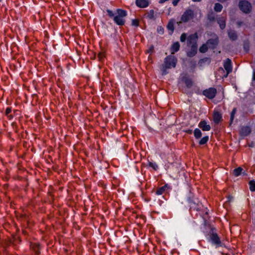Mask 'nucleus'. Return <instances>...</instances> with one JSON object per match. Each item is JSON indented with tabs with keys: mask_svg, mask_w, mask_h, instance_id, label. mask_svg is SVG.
I'll return each instance as SVG.
<instances>
[{
	"mask_svg": "<svg viewBox=\"0 0 255 255\" xmlns=\"http://www.w3.org/2000/svg\"><path fill=\"white\" fill-rule=\"evenodd\" d=\"M107 12L110 18H113L114 21L117 25L123 26L125 24V17L127 15L126 10L118 8L116 10L117 15L115 16L114 12L110 9H107Z\"/></svg>",
	"mask_w": 255,
	"mask_h": 255,
	"instance_id": "f257e3e1",
	"label": "nucleus"
},
{
	"mask_svg": "<svg viewBox=\"0 0 255 255\" xmlns=\"http://www.w3.org/2000/svg\"><path fill=\"white\" fill-rule=\"evenodd\" d=\"M177 62V59L174 56L170 55L164 58V63L160 66L162 75H166L168 73V69L175 68Z\"/></svg>",
	"mask_w": 255,
	"mask_h": 255,
	"instance_id": "f03ea898",
	"label": "nucleus"
},
{
	"mask_svg": "<svg viewBox=\"0 0 255 255\" xmlns=\"http://www.w3.org/2000/svg\"><path fill=\"white\" fill-rule=\"evenodd\" d=\"M195 16V13L193 10L188 8L183 13L181 17V21L178 22L179 24L182 22H187L189 20L192 19Z\"/></svg>",
	"mask_w": 255,
	"mask_h": 255,
	"instance_id": "7ed1b4c3",
	"label": "nucleus"
},
{
	"mask_svg": "<svg viewBox=\"0 0 255 255\" xmlns=\"http://www.w3.org/2000/svg\"><path fill=\"white\" fill-rule=\"evenodd\" d=\"M239 6L240 9L245 13H249L251 11V4L247 0H241L240 1Z\"/></svg>",
	"mask_w": 255,
	"mask_h": 255,
	"instance_id": "20e7f679",
	"label": "nucleus"
},
{
	"mask_svg": "<svg viewBox=\"0 0 255 255\" xmlns=\"http://www.w3.org/2000/svg\"><path fill=\"white\" fill-rule=\"evenodd\" d=\"M217 93L216 89L211 87L203 90L202 94L209 99H213L215 97Z\"/></svg>",
	"mask_w": 255,
	"mask_h": 255,
	"instance_id": "39448f33",
	"label": "nucleus"
},
{
	"mask_svg": "<svg viewBox=\"0 0 255 255\" xmlns=\"http://www.w3.org/2000/svg\"><path fill=\"white\" fill-rule=\"evenodd\" d=\"M210 239L212 244L215 245L216 248L222 246L220 238L217 233H212L210 236Z\"/></svg>",
	"mask_w": 255,
	"mask_h": 255,
	"instance_id": "423d86ee",
	"label": "nucleus"
},
{
	"mask_svg": "<svg viewBox=\"0 0 255 255\" xmlns=\"http://www.w3.org/2000/svg\"><path fill=\"white\" fill-rule=\"evenodd\" d=\"M218 38H211L207 40L206 42L209 48L214 49L218 44Z\"/></svg>",
	"mask_w": 255,
	"mask_h": 255,
	"instance_id": "0eeeda50",
	"label": "nucleus"
},
{
	"mask_svg": "<svg viewBox=\"0 0 255 255\" xmlns=\"http://www.w3.org/2000/svg\"><path fill=\"white\" fill-rule=\"evenodd\" d=\"M198 38V36L197 33H194L193 34H191L187 38V44L188 45H194V44H197V40Z\"/></svg>",
	"mask_w": 255,
	"mask_h": 255,
	"instance_id": "6e6552de",
	"label": "nucleus"
},
{
	"mask_svg": "<svg viewBox=\"0 0 255 255\" xmlns=\"http://www.w3.org/2000/svg\"><path fill=\"white\" fill-rule=\"evenodd\" d=\"M182 81L185 83L187 88H191L193 85L192 80L189 78L187 74H185L181 78Z\"/></svg>",
	"mask_w": 255,
	"mask_h": 255,
	"instance_id": "1a4fd4ad",
	"label": "nucleus"
},
{
	"mask_svg": "<svg viewBox=\"0 0 255 255\" xmlns=\"http://www.w3.org/2000/svg\"><path fill=\"white\" fill-rule=\"evenodd\" d=\"M224 67L227 72V75L232 71V61L229 58H227L224 63Z\"/></svg>",
	"mask_w": 255,
	"mask_h": 255,
	"instance_id": "9d476101",
	"label": "nucleus"
},
{
	"mask_svg": "<svg viewBox=\"0 0 255 255\" xmlns=\"http://www.w3.org/2000/svg\"><path fill=\"white\" fill-rule=\"evenodd\" d=\"M31 250L35 253V255L40 254V245L38 243H31L30 245Z\"/></svg>",
	"mask_w": 255,
	"mask_h": 255,
	"instance_id": "9b49d317",
	"label": "nucleus"
},
{
	"mask_svg": "<svg viewBox=\"0 0 255 255\" xmlns=\"http://www.w3.org/2000/svg\"><path fill=\"white\" fill-rule=\"evenodd\" d=\"M135 4L139 8H145L149 5V0H136Z\"/></svg>",
	"mask_w": 255,
	"mask_h": 255,
	"instance_id": "f8f14e48",
	"label": "nucleus"
},
{
	"mask_svg": "<svg viewBox=\"0 0 255 255\" xmlns=\"http://www.w3.org/2000/svg\"><path fill=\"white\" fill-rule=\"evenodd\" d=\"M251 132V129L249 126H245L241 128L240 133L242 136H246L248 135Z\"/></svg>",
	"mask_w": 255,
	"mask_h": 255,
	"instance_id": "ddd939ff",
	"label": "nucleus"
},
{
	"mask_svg": "<svg viewBox=\"0 0 255 255\" xmlns=\"http://www.w3.org/2000/svg\"><path fill=\"white\" fill-rule=\"evenodd\" d=\"M198 127L203 131H209L211 129V126L207 125L205 121H201L198 125Z\"/></svg>",
	"mask_w": 255,
	"mask_h": 255,
	"instance_id": "4468645a",
	"label": "nucleus"
},
{
	"mask_svg": "<svg viewBox=\"0 0 255 255\" xmlns=\"http://www.w3.org/2000/svg\"><path fill=\"white\" fill-rule=\"evenodd\" d=\"M222 116L219 112H214L213 113V121L216 124H218L222 120Z\"/></svg>",
	"mask_w": 255,
	"mask_h": 255,
	"instance_id": "2eb2a0df",
	"label": "nucleus"
},
{
	"mask_svg": "<svg viewBox=\"0 0 255 255\" xmlns=\"http://www.w3.org/2000/svg\"><path fill=\"white\" fill-rule=\"evenodd\" d=\"M197 52V44H194V45H191V49L190 51L187 52V56L189 57H192L195 56Z\"/></svg>",
	"mask_w": 255,
	"mask_h": 255,
	"instance_id": "dca6fc26",
	"label": "nucleus"
},
{
	"mask_svg": "<svg viewBox=\"0 0 255 255\" xmlns=\"http://www.w3.org/2000/svg\"><path fill=\"white\" fill-rule=\"evenodd\" d=\"M226 19L224 16H220L217 18V22L221 29H225L226 27Z\"/></svg>",
	"mask_w": 255,
	"mask_h": 255,
	"instance_id": "f3484780",
	"label": "nucleus"
},
{
	"mask_svg": "<svg viewBox=\"0 0 255 255\" xmlns=\"http://www.w3.org/2000/svg\"><path fill=\"white\" fill-rule=\"evenodd\" d=\"M180 48V44L178 42L174 43L170 48V52L172 54H174L177 52Z\"/></svg>",
	"mask_w": 255,
	"mask_h": 255,
	"instance_id": "a211bd4d",
	"label": "nucleus"
},
{
	"mask_svg": "<svg viewBox=\"0 0 255 255\" xmlns=\"http://www.w3.org/2000/svg\"><path fill=\"white\" fill-rule=\"evenodd\" d=\"M229 38L232 41H235L238 38V35L234 30H230L228 31Z\"/></svg>",
	"mask_w": 255,
	"mask_h": 255,
	"instance_id": "6ab92c4d",
	"label": "nucleus"
},
{
	"mask_svg": "<svg viewBox=\"0 0 255 255\" xmlns=\"http://www.w3.org/2000/svg\"><path fill=\"white\" fill-rule=\"evenodd\" d=\"M167 188V185H165L161 187L158 188L155 191L157 195H161L164 193Z\"/></svg>",
	"mask_w": 255,
	"mask_h": 255,
	"instance_id": "aec40b11",
	"label": "nucleus"
},
{
	"mask_svg": "<svg viewBox=\"0 0 255 255\" xmlns=\"http://www.w3.org/2000/svg\"><path fill=\"white\" fill-rule=\"evenodd\" d=\"M217 15L213 12L209 13L207 15V19L210 22H214L216 19Z\"/></svg>",
	"mask_w": 255,
	"mask_h": 255,
	"instance_id": "412c9836",
	"label": "nucleus"
},
{
	"mask_svg": "<svg viewBox=\"0 0 255 255\" xmlns=\"http://www.w3.org/2000/svg\"><path fill=\"white\" fill-rule=\"evenodd\" d=\"M194 135L196 139L200 138L202 136V132L199 128H196L194 131Z\"/></svg>",
	"mask_w": 255,
	"mask_h": 255,
	"instance_id": "4be33fe9",
	"label": "nucleus"
},
{
	"mask_svg": "<svg viewBox=\"0 0 255 255\" xmlns=\"http://www.w3.org/2000/svg\"><path fill=\"white\" fill-rule=\"evenodd\" d=\"M243 170V168L241 167L235 168L233 171L234 175L236 177L239 176L241 175Z\"/></svg>",
	"mask_w": 255,
	"mask_h": 255,
	"instance_id": "5701e85b",
	"label": "nucleus"
},
{
	"mask_svg": "<svg viewBox=\"0 0 255 255\" xmlns=\"http://www.w3.org/2000/svg\"><path fill=\"white\" fill-rule=\"evenodd\" d=\"M148 165L152 168L154 170L156 171L158 169L157 164L154 162L148 161Z\"/></svg>",
	"mask_w": 255,
	"mask_h": 255,
	"instance_id": "b1692460",
	"label": "nucleus"
},
{
	"mask_svg": "<svg viewBox=\"0 0 255 255\" xmlns=\"http://www.w3.org/2000/svg\"><path fill=\"white\" fill-rule=\"evenodd\" d=\"M167 28L168 30H170L171 33L174 31V21L173 20H171L169 21Z\"/></svg>",
	"mask_w": 255,
	"mask_h": 255,
	"instance_id": "393cba45",
	"label": "nucleus"
},
{
	"mask_svg": "<svg viewBox=\"0 0 255 255\" xmlns=\"http://www.w3.org/2000/svg\"><path fill=\"white\" fill-rule=\"evenodd\" d=\"M209 47L207 44V43L206 44H203L199 48V51L201 53H205L207 51Z\"/></svg>",
	"mask_w": 255,
	"mask_h": 255,
	"instance_id": "a878e982",
	"label": "nucleus"
},
{
	"mask_svg": "<svg viewBox=\"0 0 255 255\" xmlns=\"http://www.w3.org/2000/svg\"><path fill=\"white\" fill-rule=\"evenodd\" d=\"M222 8H223V6H222V4H221L219 3H215V6H214V10L216 12H220V11H221L222 10Z\"/></svg>",
	"mask_w": 255,
	"mask_h": 255,
	"instance_id": "bb28decb",
	"label": "nucleus"
},
{
	"mask_svg": "<svg viewBox=\"0 0 255 255\" xmlns=\"http://www.w3.org/2000/svg\"><path fill=\"white\" fill-rule=\"evenodd\" d=\"M209 140V136H205L202 137L199 142L200 145H203L206 144Z\"/></svg>",
	"mask_w": 255,
	"mask_h": 255,
	"instance_id": "cd10ccee",
	"label": "nucleus"
},
{
	"mask_svg": "<svg viewBox=\"0 0 255 255\" xmlns=\"http://www.w3.org/2000/svg\"><path fill=\"white\" fill-rule=\"evenodd\" d=\"M237 109L236 108H234L231 113V117H230V125L233 123V120L235 118V115L236 113Z\"/></svg>",
	"mask_w": 255,
	"mask_h": 255,
	"instance_id": "c85d7f7f",
	"label": "nucleus"
},
{
	"mask_svg": "<svg viewBox=\"0 0 255 255\" xmlns=\"http://www.w3.org/2000/svg\"><path fill=\"white\" fill-rule=\"evenodd\" d=\"M154 10L153 9H151L146 14V17L150 19H153L154 18Z\"/></svg>",
	"mask_w": 255,
	"mask_h": 255,
	"instance_id": "c756f323",
	"label": "nucleus"
},
{
	"mask_svg": "<svg viewBox=\"0 0 255 255\" xmlns=\"http://www.w3.org/2000/svg\"><path fill=\"white\" fill-rule=\"evenodd\" d=\"M250 189L251 191H255V181L251 180L249 182Z\"/></svg>",
	"mask_w": 255,
	"mask_h": 255,
	"instance_id": "7c9ffc66",
	"label": "nucleus"
},
{
	"mask_svg": "<svg viewBox=\"0 0 255 255\" xmlns=\"http://www.w3.org/2000/svg\"><path fill=\"white\" fill-rule=\"evenodd\" d=\"M98 57L100 61H102L105 57V52H100L98 54Z\"/></svg>",
	"mask_w": 255,
	"mask_h": 255,
	"instance_id": "2f4dec72",
	"label": "nucleus"
},
{
	"mask_svg": "<svg viewBox=\"0 0 255 255\" xmlns=\"http://www.w3.org/2000/svg\"><path fill=\"white\" fill-rule=\"evenodd\" d=\"M186 38H187L186 34L185 33H183L181 34V35L180 36V41L182 42H184L186 40Z\"/></svg>",
	"mask_w": 255,
	"mask_h": 255,
	"instance_id": "473e14b6",
	"label": "nucleus"
},
{
	"mask_svg": "<svg viewBox=\"0 0 255 255\" xmlns=\"http://www.w3.org/2000/svg\"><path fill=\"white\" fill-rule=\"evenodd\" d=\"M157 32L160 34L164 33V28L162 26H158L157 29Z\"/></svg>",
	"mask_w": 255,
	"mask_h": 255,
	"instance_id": "72a5a7b5",
	"label": "nucleus"
},
{
	"mask_svg": "<svg viewBox=\"0 0 255 255\" xmlns=\"http://www.w3.org/2000/svg\"><path fill=\"white\" fill-rule=\"evenodd\" d=\"M11 111H12L11 108V107H7L6 109V110H5V115L6 116H7V115H9L10 114V113L11 112Z\"/></svg>",
	"mask_w": 255,
	"mask_h": 255,
	"instance_id": "f704fd0d",
	"label": "nucleus"
},
{
	"mask_svg": "<svg viewBox=\"0 0 255 255\" xmlns=\"http://www.w3.org/2000/svg\"><path fill=\"white\" fill-rule=\"evenodd\" d=\"M139 21L137 19H134L132 20V25H134L135 26H138Z\"/></svg>",
	"mask_w": 255,
	"mask_h": 255,
	"instance_id": "c9c22d12",
	"label": "nucleus"
},
{
	"mask_svg": "<svg viewBox=\"0 0 255 255\" xmlns=\"http://www.w3.org/2000/svg\"><path fill=\"white\" fill-rule=\"evenodd\" d=\"M180 0H173L172 3L173 5L175 6L178 4Z\"/></svg>",
	"mask_w": 255,
	"mask_h": 255,
	"instance_id": "e433bc0d",
	"label": "nucleus"
},
{
	"mask_svg": "<svg viewBox=\"0 0 255 255\" xmlns=\"http://www.w3.org/2000/svg\"><path fill=\"white\" fill-rule=\"evenodd\" d=\"M6 117L9 120H11L13 118L14 115L10 114L9 115L6 116Z\"/></svg>",
	"mask_w": 255,
	"mask_h": 255,
	"instance_id": "4c0bfd02",
	"label": "nucleus"
},
{
	"mask_svg": "<svg viewBox=\"0 0 255 255\" xmlns=\"http://www.w3.org/2000/svg\"><path fill=\"white\" fill-rule=\"evenodd\" d=\"M153 50H154V47L153 46H151L149 48V49L148 50V53H152L153 52Z\"/></svg>",
	"mask_w": 255,
	"mask_h": 255,
	"instance_id": "58836bf2",
	"label": "nucleus"
},
{
	"mask_svg": "<svg viewBox=\"0 0 255 255\" xmlns=\"http://www.w3.org/2000/svg\"><path fill=\"white\" fill-rule=\"evenodd\" d=\"M185 132L188 134H191L192 133V129H187L185 131Z\"/></svg>",
	"mask_w": 255,
	"mask_h": 255,
	"instance_id": "ea45409f",
	"label": "nucleus"
},
{
	"mask_svg": "<svg viewBox=\"0 0 255 255\" xmlns=\"http://www.w3.org/2000/svg\"><path fill=\"white\" fill-rule=\"evenodd\" d=\"M253 80L255 81V71H254L253 74Z\"/></svg>",
	"mask_w": 255,
	"mask_h": 255,
	"instance_id": "a19ab883",
	"label": "nucleus"
},
{
	"mask_svg": "<svg viewBox=\"0 0 255 255\" xmlns=\"http://www.w3.org/2000/svg\"><path fill=\"white\" fill-rule=\"evenodd\" d=\"M218 0L220 2H223L225 1H226L227 0Z\"/></svg>",
	"mask_w": 255,
	"mask_h": 255,
	"instance_id": "79ce46f5",
	"label": "nucleus"
},
{
	"mask_svg": "<svg viewBox=\"0 0 255 255\" xmlns=\"http://www.w3.org/2000/svg\"><path fill=\"white\" fill-rule=\"evenodd\" d=\"M172 255H179V254L178 253H174Z\"/></svg>",
	"mask_w": 255,
	"mask_h": 255,
	"instance_id": "37998d69",
	"label": "nucleus"
},
{
	"mask_svg": "<svg viewBox=\"0 0 255 255\" xmlns=\"http://www.w3.org/2000/svg\"><path fill=\"white\" fill-rule=\"evenodd\" d=\"M194 2H199L201 0H192Z\"/></svg>",
	"mask_w": 255,
	"mask_h": 255,
	"instance_id": "c03bdc74",
	"label": "nucleus"
},
{
	"mask_svg": "<svg viewBox=\"0 0 255 255\" xmlns=\"http://www.w3.org/2000/svg\"><path fill=\"white\" fill-rule=\"evenodd\" d=\"M242 23V22H238V24L239 26H240L241 25Z\"/></svg>",
	"mask_w": 255,
	"mask_h": 255,
	"instance_id": "a18cd8bd",
	"label": "nucleus"
},
{
	"mask_svg": "<svg viewBox=\"0 0 255 255\" xmlns=\"http://www.w3.org/2000/svg\"><path fill=\"white\" fill-rule=\"evenodd\" d=\"M16 111H17L16 110H14V111H13V112H14V113H15V112H16Z\"/></svg>",
	"mask_w": 255,
	"mask_h": 255,
	"instance_id": "49530a36",
	"label": "nucleus"
},
{
	"mask_svg": "<svg viewBox=\"0 0 255 255\" xmlns=\"http://www.w3.org/2000/svg\"><path fill=\"white\" fill-rule=\"evenodd\" d=\"M244 48H247V47L244 46Z\"/></svg>",
	"mask_w": 255,
	"mask_h": 255,
	"instance_id": "de8ad7c7",
	"label": "nucleus"
},
{
	"mask_svg": "<svg viewBox=\"0 0 255 255\" xmlns=\"http://www.w3.org/2000/svg\"><path fill=\"white\" fill-rule=\"evenodd\" d=\"M244 48H247V47L244 46Z\"/></svg>",
	"mask_w": 255,
	"mask_h": 255,
	"instance_id": "09e8293b",
	"label": "nucleus"
},
{
	"mask_svg": "<svg viewBox=\"0 0 255 255\" xmlns=\"http://www.w3.org/2000/svg\"><path fill=\"white\" fill-rule=\"evenodd\" d=\"M1 1V0H0V1Z\"/></svg>",
	"mask_w": 255,
	"mask_h": 255,
	"instance_id": "8fccbe9b",
	"label": "nucleus"
}]
</instances>
